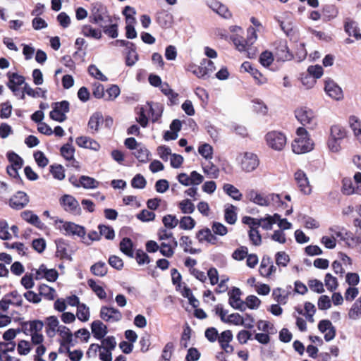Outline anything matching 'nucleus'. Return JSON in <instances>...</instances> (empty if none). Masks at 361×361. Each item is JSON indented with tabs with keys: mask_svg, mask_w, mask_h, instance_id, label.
Returning a JSON list of instances; mask_svg holds the SVG:
<instances>
[{
	"mask_svg": "<svg viewBox=\"0 0 361 361\" xmlns=\"http://www.w3.org/2000/svg\"><path fill=\"white\" fill-rule=\"evenodd\" d=\"M198 152L207 161H209L213 158V147L207 143L200 145L198 147Z\"/></svg>",
	"mask_w": 361,
	"mask_h": 361,
	"instance_id": "54",
	"label": "nucleus"
},
{
	"mask_svg": "<svg viewBox=\"0 0 361 361\" xmlns=\"http://www.w3.org/2000/svg\"><path fill=\"white\" fill-rule=\"evenodd\" d=\"M29 202V197L27 195L22 191L17 192L13 195L9 200V205L14 209H22Z\"/></svg>",
	"mask_w": 361,
	"mask_h": 361,
	"instance_id": "18",
	"label": "nucleus"
},
{
	"mask_svg": "<svg viewBox=\"0 0 361 361\" xmlns=\"http://www.w3.org/2000/svg\"><path fill=\"white\" fill-rule=\"evenodd\" d=\"M296 120L302 125L301 127H307L314 129L317 126V116L314 110L307 106H300L294 111Z\"/></svg>",
	"mask_w": 361,
	"mask_h": 361,
	"instance_id": "4",
	"label": "nucleus"
},
{
	"mask_svg": "<svg viewBox=\"0 0 361 361\" xmlns=\"http://www.w3.org/2000/svg\"><path fill=\"white\" fill-rule=\"evenodd\" d=\"M80 185L86 189H94L99 187V183L94 178L82 176L80 178Z\"/></svg>",
	"mask_w": 361,
	"mask_h": 361,
	"instance_id": "52",
	"label": "nucleus"
},
{
	"mask_svg": "<svg viewBox=\"0 0 361 361\" xmlns=\"http://www.w3.org/2000/svg\"><path fill=\"white\" fill-rule=\"evenodd\" d=\"M246 198L253 204L261 207H269L271 202H281V197L276 194L265 195L251 189L247 191Z\"/></svg>",
	"mask_w": 361,
	"mask_h": 361,
	"instance_id": "6",
	"label": "nucleus"
},
{
	"mask_svg": "<svg viewBox=\"0 0 361 361\" xmlns=\"http://www.w3.org/2000/svg\"><path fill=\"white\" fill-rule=\"evenodd\" d=\"M265 140L268 147L275 151H282L287 143L286 135L278 130L268 132Z\"/></svg>",
	"mask_w": 361,
	"mask_h": 361,
	"instance_id": "8",
	"label": "nucleus"
},
{
	"mask_svg": "<svg viewBox=\"0 0 361 361\" xmlns=\"http://www.w3.org/2000/svg\"><path fill=\"white\" fill-rule=\"evenodd\" d=\"M180 246L183 248L184 252L190 254H195L197 250L192 247V240L188 236H182L180 238Z\"/></svg>",
	"mask_w": 361,
	"mask_h": 361,
	"instance_id": "57",
	"label": "nucleus"
},
{
	"mask_svg": "<svg viewBox=\"0 0 361 361\" xmlns=\"http://www.w3.org/2000/svg\"><path fill=\"white\" fill-rule=\"evenodd\" d=\"M54 219V226L56 229L59 230L66 235H77L81 238L84 243L89 244L87 240L85 234V228L71 221H64L58 218H52Z\"/></svg>",
	"mask_w": 361,
	"mask_h": 361,
	"instance_id": "3",
	"label": "nucleus"
},
{
	"mask_svg": "<svg viewBox=\"0 0 361 361\" xmlns=\"http://www.w3.org/2000/svg\"><path fill=\"white\" fill-rule=\"evenodd\" d=\"M344 30L349 36H353L356 40H361V33L357 23L350 18H346L344 23Z\"/></svg>",
	"mask_w": 361,
	"mask_h": 361,
	"instance_id": "23",
	"label": "nucleus"
},
{
	"mask_svg": "<svg viewBox=\"0 0 361 361\" xmlns=\"http://www.w3.org/2000/svg\"><path fill=\"white\" fill-rule=\"evenodd\" d=\"M318 329L321 333L324 334V339L327 342L331 341L336 336V329L329 320L323 319L320 321Z\"/></svg>",
	"mask_w": 361,
	"mask_h": 361,
	"instance_id": "19",
	"label": "nucleus"
},
{
	"mask_svg": "<svg viewBox=\"0 0 361 361\" xmlns=\"http://www.w3.org/2000/svg\"><path fill=\"white\" fill-rule=\"evenodd\" d=\"M81 32L87 37L96 39H99L102 36L101 30L94 28L90 25H84L81 28Z\"/></svg>",
	"mask_w": 361,
	"mask_h": 361,
	"instance_id": "38",
	"label": "nucleus"
},
{
	"mask_svg": "<svg viewBox=\"0 0 361 361\" xmlns=\"http://www.w3.org/2000/svg\"><path fill=\"white\" fill-rule=\"evenodd\" d=\"M326 233L330 236H333L336 242L338 239L344 240L346 235L345 231L343 228L336 226L330 227Z\"/></svg>",
	"mask_w": 361,
	"mask_h": 361,
	"instance_id": "50",
	"label": "nucleus"
},
{
	"mask_svg": "<svg viewBox=\"0 0 361 361\" xmlns=\"http://www.w3.org/2000/svg\"><path fill=\"white\" fill-rule=\"evenodd\" d=\"M99 346L112 352L116 346V341L114 337L108 336L102 339L101 344Z\"/></svg>",
	"mask_w": 361,
	"mask_h": 361,
	"instance_id": "64",
	"label": "nucleus"
},
{
	"mask_svg": "<svg viewBox=\"0 0 361 361\" xmlns=\"http://www.w3.org/2000/svg\"><path fill=\"white\" fill-rule=\"evenodd\" d=\"M103 121V116L100 112H95L91 116L88 122V127L92 133H96L99 130Z\"/></svg>",
	"mask_w": 361,
	"mask_h": 361,
	"instance_id": "35",
	"label": "nucleus"
},
{
	"mask_svg": "<svg viewBox=\"0 0 361 361\" xmlns=\"http://www.w3.org/2000/svg\"><path fill=\"white\" fill-rule=\"evenodd\" d=\"M32 275L37 281L46 279L49 282H55L59 277L55 269H49L44 264H41L38 269H33Z\"/></svg>",
	"mask_w": 361,
	"mask_h": 361,
	"instance_id": "9",
	"label": "nucleus"
},
{
	"mask_svg": "<svg viewBox=\"0 0 361 361\" xmlns=\"http://www.w3.org/2000/svg\"><path fill=\"white\" fill-rule=\"evenodd\" d=\"M91 330L94 337L97 339H102L107 334L106 326L99 320L92 322Z\"/></svg>",
	"mask_w": 361,
	"mask_h": 361,
	"instance_id": "26",
	"label": "nucleus"
},
{
	"mask_svg": "<svg viewBox=\"0 0 361 361\" xmlns=\"http://www.w3.org/2000/svg\"><path fill=\"white\" fill-rule=\"evenodd\" d=\"M121 93L118 85H112L106 91L104 99L106 101H113L118 97Z\"/></svg>",
	"mask_w": 361,
	"mask_h": 361,
	"instance_id": "59",
	"label": "nucleus"
},
{
	"mask_svg": "<svg viewBox=\"0 0 361 361\" xmlns=\"http://www.w3.org/2000/svg\"><path fill=\"white\" fill-rule=\"evenodd\" d=\"M237 208L233 204H227L225 206L224 217L225 220L229 224H234L237 220Z\"/></svg>",
	"mask_w": 361,
	"mask_h": 361,
	"instance_id": "39",
	"label": "nucleus"
},
{
	"mask_svg": "<svg viewBox=\"0 0 361 361\" xmlns=\"http://www.w3.org/2000/svg\"><path fill=\"white\" fill-rule=\"evenodd\" d=\"M259 271L262 276L269 277L276 271V267L273 264L270 258L264 257L262 259Z\"/></svg>",
	"mask_w": 361,
	"mask_h": 361,
	"instance_id": "25",
	"label": "nucleus"
},
{
	"mask_svg": "<svg viewBox=\"0 0 361 361\" xmlns=\"http://www.w3.org/2000/svg\"><path fill=\"white\" fill-rule=\"evenodd\" d=\"M21 217L27 223L37 228H41L43 226V223L41 221L39 216L35 214L32 211L27 210L21 213Z\"/></svg>",
	"mask_w": 361,
	"mask_h": 361,
	"instance_id": "32",
	"label": "nucleus"
},
{
	"mask_svg": "<svg viewBox=\"0 0 361 361\" xmlns=\"http://www.w3.org/2000/svg\"><path fill=\"white\" fill-rule=\"evenodd\" d=\"M197 238L200 243H209L214 245L217 242L216 237L212 233V231L209 228H204L200 230L197 233Z\"/></svg>",
	"mask_w": 361,
	"mask_h": 361,
	"instance_id": "30",
	"label": "nucleus"
},
{
	"mask_svg": "<svg viewBox=\"0 0 361 361\" xmlns=\"http://www.w3.org/2000/svg\"><path fill=\"white\" fill-rule=\"evenodd\" d=\"M133 244L128 238H124L120 243V250L128 257H133Z\"/></svg>",
	"mask_w": 361,
	"mask_h": 361,
	"instance_id": "44",
	"label": "nucleus"
},
{
	"mask_svg": "<svg viewBox=\"0 0 361 361\" xmlns=\"http://www.w3.org/2000/svg\"><path fill=\"white\" fill-rule=\"evenodd\" d=\"M56 333L61 338L62 345H68L73 341V334L69 328L64 325H61Z\"/></svg>",
	"mask_w": 361,
	"mask_h": 361,
	"instance_id": "34",
	"label": "nucleus"
},
{
	"mask_svg": "<svg viewBox=\"0 0 361 361\" xmlns=\"http://www.w3.org/2000/svg\"><path fill=\"white\" fill-rule=\"evenodd\" d=\"M274 60V57L271 51H264L260 54L259 62L264 67L269 66Z\"/></svg>",
	"mask_w": 361,
	"mask_h": 361,
	"instance_id": "61",
	"label": "nucleus"
},
{
	"mask_svg": "<svg viewBox=\"0 0 361 361\" xmlns=\"http://www.w3.org/2000/svg\"><path fill=\"white\" fill-rule=\"evenodd\" d=\"M274 54L278 61H286L293 58L287 42L286 40H277L274 43Z\"/></svg>",
	"mask_w": 361,
	"mask_h": 361,
	"instance_id": "13",
	"label": "nucleus"
},
{
	"mask_svg": "<svg viewBox=\"0 0 361 361\" xmlns=\"http://www.w3.org/2000/svg\"><path fill=\"white\" fill-rule=\"evenodd\" d=\"M223 190L228 196L235 200L240 201L243 197L242 193L233 185L226 183L223 186Z\"/></svg>",
	"mask_w": 361,
	"mask_h": 361,
	"instance_id": "41",
	"label": "nucleus"
},
{
	"mask_svg": "<svg viewBox=\"0 0 361 361\" xmlns=\"http://www.w3.org/2000/svg\"><path fill=\"white\" fill-rule=\"evenodd\" d=\"M44 325L42 321L35 319L25 322L23 326L28 331L29 334H32L42 333Z\"/></svg>",
	"mask_w": 361,
	"mask_h": 361,
	"instance_id": "31",
	"label": "nucleus"
},
{
	"mask_svg": "<svg viewBox=\"0 0 361 361\" xmlns=\"http://www.w3.org/2000/svg\"><path fill=\"white\" fill-rule=\"evenodd\" d=\"M272 297L279 304L285 305L288 301V293L281 288L273 290Z\"/></svg>",
	"mask_w": 361,
	"mask_h": 361,
	"instance_id": "46",
	"label": "nucleus"
},
{
	"mask_svg": "<svg viewBox=\"0 0 361 361\" xmlns=\"http://www.w3.org/2000/svg\"><path fill=\"white\" fill-rule=\"evenodd\" d=\"M157 237L160 242L161 254L166 257H171L178 246V242L173 233L166 228H161L158 231Z\"/></svg>",
	"mask_w": 361,
	"mask_h": 361,
	"instance_id": "2",
	"label": "nucleus"
},
{
	"mask_svg": "<svg viewBox=\"0 0 361 361\" xmlns=\"http://www.w3.org/2000/svg\"><path fill=\"white\" fill-rule=\"evenodd\" d=\"M162 222L164 226L169 229H173L178 224V219L173 215H166L163 217Z\"/></svg>",
	"mask_w": 361,
	"mask_h": 361,
	"instance_id": "63",
	"label": "nucleus"
},
{
	"mask_svg": "<svg viewBox=\"0 0 361 361\" xmlns=\"http://www.w3.org/2000/svg\"><path fill=\"white\" fill-rule=\"evenodd\" d=\"M228 302L233 308L240 311H245L246 310L245 302L240 299L241 291L238 288H233L228 293Z\"/></svg>",
	"mask_w": 361,
	"mask_h": 361,
	"instance_id": "17",
	"label": "nucleus"
},
{
	"mask_svg": "<svg viewBox=\"0 0 361 361\" xmlns=\"http://www.w3.org/2000/svg\"><path fill=\"white\" fill-rule=\"evenodd\" d=\"M325 92L335 100H341L343 97L341 88L333 80H326L325 84Z\"/></svg>",
	"mask_w": 361,
	"mask_h": 361,
	"instance_id": "20",
	"label": "nucleus"
},
{
	"mask_svg": "<svg viewBox=\"0 0 361 361\" xmlns=\"http://www.w3.org/2000/svg\"><path fill=\"white\" fill-rule=\"evenodd\" d=\"M275 18L279 23L281 29L287 36H289L293 30L290 14L288 12H284L276 16Z\"/></svg>",
	"mask_w": 361,
	"mask_h": 361,
	"instance_id": "22",
	"label": "nucleus"
},
{
	"mask_svg": "<svg viewBox=\"0 0 361 361\" xmlns=\"http://www.w3.org/2000/svg\"><path fill=\"white\" fill-rule=\"evenodd\" d=\"M109 16L106 8L99 2L92 4L90 9V20L95 24L106 22Z\"/></svg>",
	"mask_w": 361,
	"mask_h": 361,
	"instance_id": "10",
	"label": "nucleus"
},
{
	"mask_svg": "<svg viewBox=\"0 0 361 361\" xmlns=\"http://www.w3.org/2000/svg\"><path fill=\"white\" fill-rule=\"evenodd\" d=\"M59 202L66 212L74 215L81 214V208L80 204L73 196L64 195L60 198Z\"/></svg>",
	"mask_w": 361,
	"mask_h": 361,
	"instance_id": "11",
	"label": "nucleus"
},
{
	"mask_svg": "<svg viewBox=\"0 0 361 361\" xmlns=\"http://www.w3.org/2000/svg\"><path fill=\"white\" fill-rule=\"evenodd\" d=\"M202 170L209 178H217L219 176L218 166L214 164L211 160L202 164Z\"/></svg>",
	"mask_w": 361,
	"mask_h": 361,
	"instance_id": "37",
	"label": "nucleus"
},
{
	"mask_svg": "<svg viewBox=\"0 0 361 361\" xmlns=\"http://www.w3.org/2000/svg\"><path fill=\"white\" fill-rule=\"evenodd\" d=\"M133 154L135 157L141 162H147L149 160V152L142 145L138 146Z\"/></svg>",
	"mask_w": 361,
	"mask_h": 361,
	"instance_id": "55",
	"label": "nucleus"
},
{
	"mask_svg": "<svg viewBox=\"0 0 361 361\" xmlns=\"http://www.w3.org/2000/svg\"><path fill=\"white\" fill-rule=\"evenodd\" d=\"M86 355L88 358H95L99 355V358L102 361H112V352L102 348L99 344L92 343L90 345L87 350Z\"/></svg>",
	"mask_w": 361,
	"mask_h": 361,
	"instance_id": "12",
	"label": "nucleus"
},
{
	"mask_svg": "<svg viewBox=\"0 0 361 361\" xmlns=\"http://www.w3.org/2000/svg\"><path fill=\"white\" fill-rule=\"evenodd\" d=\"M209 7L214 12L224 18H230L232 16V14L228 8L218 1L212 0L209 3Z\"/></svg>",
	"mask_w": 361,
	"mask_h": 361,
	"instance_id": "28",
	"label": "nucleus"
},
{
	"mask_svg": "<svg viewBox=\"0 0 361 361\" xmlns=\"http://www.w3.org/2000/svg\"><path fill=\"white\" fill-rule=\"evenodd\" d=\"M330 137L342 141L346 137V131L343 127L334 125L331 128Z\"/></svg>",
	"mask_w": 361,
	"mask_h": 361,
	"instance_id": "49",
	"label": "nucleus"
},
{
	"mask_svg": "<svg viewBox=\"0 0 361 361\" xmlns=\"http://www.w3.org/2000/svg\"><path fill=\"white\" fill-rule=\"evenodd\" d=\"M69 111V103L66 101L54 103L53 110L50 112V118L58 122H63L66 119V113Z\"/></svg>",
	"mask_w": 361,
	"mask_h": 361,
	"instance_id": "14",
	"label": "nucleus"
},
{
	"mask_svg": "<svg viewBox=\"0 0 361 361\" xmlns=\"http://www.w3.org/2000/svg\"><path fill=\"white\" fill-rule=\"evenodd\" d=\"M38 291L40 297L42 296L48 300H54L56 297V290L45 283L39 285Z\"/></svg>",
	"mask_w": 361,
	"mask_h": 361,
	"instance_id": "33",
	"label": "nucleus"
},
{
	"mask_svg": "<svg viewBox=\"0 0 361 361\" xmlns=\"http://www.w3.org/2000/svg\"><path fill=\"white\" fill-rule=\"evenodd\" d=\"M235 162L241 171L245 173L254 171L259 165L258 156L250 152L238 154L235 158Z\"/></svg>",
	"mask_w": 361,
	"mask_h": 361,
	"instance_id": "5",
	"label": "nucleus"
},
{
	"mask_svg": "<svg viewBox=\"0 0 361 361\" xmlns=\"http://www.w3.org/2000/svg\"><path fill=\"white\" fill-rule=\"evenodd\" d=\"M46 332L48 336L54 337L61 326L59 320L56 316H49L46 319Z\"/></svg>",
	"mask_w": 361,
	"mask_h": 361,
	"instance_id": "29",
	"label": "nucleus"
},
{
	"mask_svg": "<svg viewBox=\"0 0 361 361\" xmlns=\"http://www.w3.org/2000/svg\"><path fill=\"white\" fill-rule=\"evenodd\" d=\"M186 70L192 72L199 78H206L214 72L216 67L213 61L204 59L202 60L200 66L195 63L188 64Z\"/></svg>",
	"mask_w": 361,
	"mask_h": 361,
	"instance_id": "7",
	"label": "nucleus"
},
{
	"mask_svg": "<svg viewBox=\"0 0 361 361\" xmlns=\"http://www.w3.org/2000/svg\"><path fill=\"white\" fill-rule=\"evenodd\" d=\"M291 147L293 152L297 154L307 153L314 149V142L306 128L298 127L296 129Z\"/></svg>",
	"mask_w": 361,
	"mask_h": 361,
	"instance_id": "1",
	"label": "nucleus"
},
{
	"mask_svg": "<svg viewBox=\"0 0 361 361\" xmlns=\"http://www.w3.org/2000/svg\"><path fill=\"white\" fill-rule=\"evenodd\" d=\"M297 185L304 195H310L312 192V186L307 174L302 170H298L294 175Z\"/></svg>",
	"mask_w": 361,
	"mask_h": 361,
	"instance_id": "16",
	"label": "nucleus"
},
{
	"mask_svg": "<svg viewBox=\"0 0 361 361\" xmlns=\"http://www.w3.org/2000/svg\"><path fill=\"white\" fill-rule=\"evenodd\" d=\"M75 142L82 148L90 149L96 152L100 149V145L96 140L87 136L78 137Z\"/></svg>",
	"mask_w": 361,
	"mask_h": 361,
	"instance_id": "24",
	"label": "nucleus"
},
{
	"mask_svg": "<svg viewBox=\"0 0 361 361\" xmlns=\"http://www.w3.org/2000/svg\"><path fill=\"white\" fill-rule=\"evenodd\" d=\"M244 302L246 305V308L248 307L251 310H257L261 305V300L253 295H248Z\"/></svg>",
	"mask_w": 361,
	"mask_h": 361,
	"instance_id": "62",
	"label": "nucleus"
},
{
	"mask_svg": "<svg viewBox=\"0 0 361 361\" xmlns=\"http://www.w3.org/2000/svg\"><path fill=\"white\" fill-rule=\"evenodd\" d=\"M343 190L345 195L361 194V185L355 187L350 179L345 178L343 181Z\"/></svg>",
	"mask_w": 361,
	"mask_h": 361,
	"instance_id": "40",
	"label": "nucleus"
},
{
	"mask_svg": "<svg viewBox=\"0 0 361 361\" xmlns=\"http://www.w3.org/2000/svg\"><path fill=\"white\" fill-rule=\"evenodd\" d=\"M100 317L106 322L114 323L121 320L123 316L118 309L103 306L100 310Z\"/></svg>",
	"mask_w": 361,
	"mask_h": 361,
	"instance_id": "15",
	"label": "nucleus"
},
{
	"mask_svg": "<svg viewBox=\"0 0 361 361\" xmlns=\"http://www.w3.org/2000/svg\"><path fill=\"white\" fill-rule=\"evenodd\" d=\"M233 339V334L231 331L226 330L223 331L220 336H218V341L221 348L226 352L231 353L233 351V348L229 345V343Z\"/></svg>",
	"mask_w": 361,
	"mask_h": 361,
	"instance_id": "27",
	"label": "nucleus"
},
{
	"mask_svg": "<svg viewBox=\"0 0 361 361\" xmlns=\"http://www.w3.org/2000/svg\"><path fill=\"white\" fill-rule=\"evenodd\" d=\"M349 125L354 132L355 136L357 139L361 141V123L360 120L355 116L349 118Z\"/></svg>",
	"mask_w": 361,
	"mask_h": 361,
	"instance_id": "45",
	"label": "nucleus"
},
{
	"mask_svg": "<svg viewBox=\"0 0 361 361\" xmlns=\"http://www.w3.org/2000/svg\"><path fill=\"white\" fill-rule=\"evenodd\" d=\"M257 326L259 331H262L264 333H267L269 334H274L276 333V329L274 327V324L268 321L259 320L257 322Z\"/></svg>",
	"mask_w": 361,
	"mask_h": 361,
	"instance_id": "53",
	"label": "nucleus"
},
{
	"mask_svg": "<svg viewBox=\"0 0 361 361\" xmlns=\"http://www.w3.org/2000/svg\"><path fill=\"white\" fill-rule=\"evenodd\" d=\"M279 219V214H274V215H267L264 218H260L259 226L265 230H271L273 224H276L277 219Z\"/></svg>",
	"mask_w": 361,
	"mask_h": 361,
	"instance_id": "43",
	"label": "nucleus"
},
{
	"mask_svg": "<svg viewBox=\"0 0 361 361\" xmlns=\"http://www.w3.org/2000/svg\"><path fill=\"white\" fill-rule=\"evenodd\" d=\"M348 315L352 320H357L361 318V297L353 303L348 311Z\"/></svg>",
	"mask_w": 361,
	"mask_h": 361,
	"instance_id": "42",
	"label": "nucleus"
},
{
	"mask_svg": "<svg viewBox=\"0 0 361 361\" xmlns=\"http://www.w3.org/2000/svg\"><path fill=\"white\" fill-rule=\"evenodd\" d=\"M88 73L92 77L97 80L103 82L108 80L107 77L105 75H104L95 65H90L88 67Z\"/></svg>",
	"mask_w": 361,
	"mask_h": 361,
	"instance_id": "60",
	"label": "nucleus"
},
{
	"mask_svg": "<svg viewBox=\"0 0 361 361\" xmlns=\"http://www.w3.org/2000/svg\"><path fill=\"white\" fill-rule=\"evenodd\" d=\"M90 270L94 275L102 277L107 274L108 268L104 262H98L91 267Z\"/></svg>",
	"mask_w": 361,
	"mask_h": 361,
	"instance_id": "48",
	"label": "nucleus"
},
{
	"mask_svg": "<svg viewBox=\"0 0 361 361\" xmlns=\"http://www.w3.org/2000/svg\"><path fill=\"white\" fill-rule=\"evenodd\" d=\"M76 317L81 322H87L90 318L89 307L85 304H80L77 307Z\"/></svg>",
	"mask_w": 361,
	"mask_h": 361,
	"instance_id": "47",
	"label": "nucleus"
},
{
	"mask_svg": "<svg viewBox=\"0 0 361 361\" xmlns=\"http://www.w3.org/2000/svg\"><path fill=\"white\" fill-rule=\"evenodd\" d=\"M56 256L61 259H70L68 254V245L63 239H59L56 241Z\"/></svg>",
	"mask_w": 361,
	"mask_h": 361,
	"instance_id": "36",
	"label": "nucleus"
},
{
	"mask_svg": "<svg viewBox=\"0 0 361 361\" xmlns=\"http://www.w3.org/2000/svg\"><path fill=\"white\" fill-rule=\"evenodd\" d=\"M87 284L99 299L104 300L106 298V293L104 289L97 284L94 280L89 279Z\"/></svg>",
	"mask_w": 361,
	"mask_h": 361,
	"instance_id": "51",
	"label": "nucleus"
},
{
	"mask_svg": "<svg viewBox=\"0 0 361 361\" xmlns=\"http://www.w3.org/2000/svg\"><path fill=\"white\" fill-rule=\"evenodd\" d=\"M180 228L183 230H192L195 226V221L190 216H183L179 221Z\"/></svg>",
	"mask_w": 361,
	"mask_h": 361,
	"instance_id": "58",
	"label": "nucleus"
},
{
	"mask_svg": "<svg viewBox=\"0 0 361 361\" xmlns=\"http://www.w3.org/2000/svg\"><path fill=\"white\" fill-rule=\"evenodd\" d=\"M8 81L7 83L8 87L13 92L15 95H17L18 91V87L24 85L25 79L23 75H18V73H8Z\"/></svg>",
	"mask_w": 361,
	"mask_h": 361,
	"instance_id": "21",
	"label": "nucleus"
},
{
	"mask_svg": "<svg viewBox=\"0 0 361 361\" xmlns=\"http://www.w3.org/2000/svg\"><path fill=\"white\" fill-rule=\"evenodd\" d=\"M178 208L181 212L185 214H190L195 211L194 204L188 199H185L178 203Z\"/></svg>",
	"mask_w": 361,
	"mask_h": 361,
	"instance_id": "56",
	"label": "nucleus"
}]
</instances>
